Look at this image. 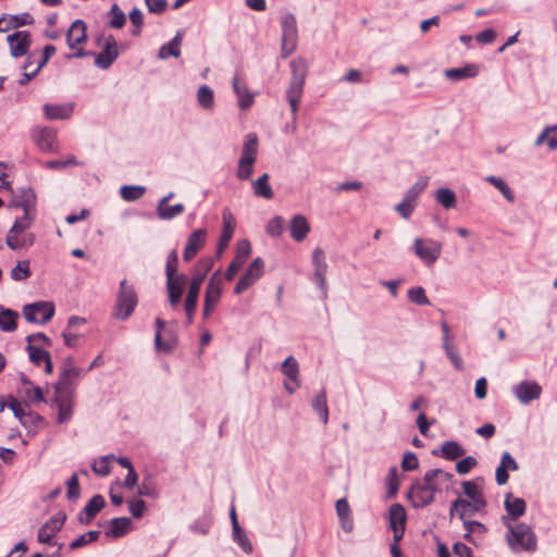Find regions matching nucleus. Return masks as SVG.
<instances>
[{
  "label": "nucleus",
  "instance_id": "f257e3e1",
  "mask_svg": "<svg viewBox=\"0 0 557 557\" xmlns=\"http://www.w3.org/2000/svg\"><path fill=\"white\" fill-rule=\"evenodd\" d=\"M82 369L73 366V359L67 358L61 371L59 381L54 384L51 403L58 408L57 422L65 423L72 417L74 403L73 381L82 375Z\"/></svg>",
  "mask_w": 557,
  "mask_h": 557
},
{
  "label": "nucleus",
  "instance_id": "f03ea898",
  "mask_svg": "<svg viewBox=\"0 0 557 557\" xmlns=\"http://www.w3.org/2000/svg\"><path fill=\"white\" fill-rule=\"evenodd\" d=\"M435 475L448 478L444 470L431 469L424 474L422 482H416L410 487L409 497L412 499L414 507H423L434 500V493L440 490L438 484L433 482Z\"/></svg>",
  "mask_w": 557,
  "mask_h": 557
},
{
  "label": "nucleus",
  "instance_id": "7ed1b4c3",
  "mask_svg": "<svg viewBox=\"0 0 557 557\" xmlns=\"http://www.w3.org/2000/svg\"><path fill=\"white\" fill-rule=\"evenodd\" d=\"M506 542L509 548L515 552L533 553L537 548V539L532 528L527 523L520 522L515 525L507 524Z\"/></svg>",
  "mask_w": 557,
  "mask_h": 557
},
{
  "label": "nucleus",
  "instance_id": "20e7f679",
  "mask_svg": "<svg viewBox=\"0 0 557 557\" xmlns=\"http://www.w3.org/2000/svg\"><path fill=\"white\" fill-rule=\"evenodd\" d=\"M292 78L286 90V97L290 106L293 120L296 119L299 102L304 92L307 75V63L302 59H295L290 62Z\"/></svg>",
  "mask_w": 557,
  "mask_h": 557
},
{
  "label": "nucleus",
  "instance_id": "39448f33",
  "mask_svg": "<svg viewBox=\"0 0 557 557\" xmlns=\"http://www.w3.org/2000/svg\"><path fill=\"white\" fill-rule=\"evenodd\" d=\"M33 218L17 219L5 236V243L12 250L27 249L35 244L36 236L28 232Z\"/></svg>",
  "mask_w": 557,
  "mask_h": 557
},
{
  "label": "nucleus",
  "instance_id": "423d86ee",
  "mask_svg": "<svg viewBox=\"0 0 557 557\" xmlns=\"http://www.w3.org/2000/svg\"><path fill=\"white\" fill-rule=\"evenodd\" d=\"M137 304L138 299L134 286L128 284L126 280L121 281L117 298L113 307V318L120 321L127 320L134 312Z\"/></svg>",
  "mask_w": 557,
  "mask_h": 557
},
{
  "label": "nucleus",
  "instance_id": "0eeeda50",
  "mask_svg": "<svg viewBox=\"0 0 557 557\" xmlns=\"http://www.w3.org/2000/svg\"><path fill=\"white\" fill-rule=\"evenodd\" d=\"M258 137L255 133H249L246 135L236 173L238 180L247 181L251 177L253 172V164L256 163L258 156Z\"/></svg>",
  "mask_w": 557,
  "mask_h": 557
},
{
  "label": "nucleus",
  "instance_id": "6e6552de",
  "mask_svg": "<svg viewBox=\"0 0 557 557\" xmlns=\"http://www.w3.org/2000/svg\"><path fill=\"white\" fill-rule=\"evenodd\" d=\"M282 57L287 58L297 47V22L292 13H287L282 17Z\"/></svg>",
  "mask_w": 557,
  "mask_h": 557
},
{
  "label": "nucleus",
  "instance_id": "1a4fd4ad",
  "mask_svg": "<svg viewBox=\"0 0 557 557\" xmlns=\"http://www.w3.org/2000/svg\"><path fill=\"white\" fill-rule=\"evenodd\" d=\"M23 314L28 322L46 324L54 315V305L50 301H38L25 305Z\"/></svg>",
  "mask_w": 557,
  "mask_h": 557
},
{
  "label": "nucleus",
  "instance_id": "9d476101",
  "mask_svg": "<svg viewBox=\"0 0 557 557\" xmlns=\"http://www.w3.org/2000/svg\"><path fill=\"white\" fill-rule=\"evenodd\" d=\"M416 256L426 264H433L442 253V244L432 238H416L413 240Z\"/></svg>",
  "mask_w": 557,
  "mask_h": 557
},
{
  "label": "nucleus",
  "instance_id": "9b49d317",
  "mask_svg": "<svg viewBox=\"0 0 557 557\" xmlns=\"http://www.w3.org/2000/svg\"><path fill=\"white\" fill-rule=\"evenodd\" d=\"M222 285L223 281L218 275V273L213 274L209 280L205 293V302L202 311L203 319H208L214 311L216 305L219 304L222 295Z\"/></svg>",
  "mask_w": 557,
  "mask_h": 557
},
{
  "label": "nucleus",
  "instance_id": "f8f14e48",
  "mask_svg": "<svg viewBox=\"0 0 557 557\" xmlns=\"http://www.w3.org/2000/svg\"><path fill=\"white\" fill-rule=\"evenodd\" d=\"M407 515L400 504H393L388 510V524L395 542H400L405 534Z\"/></svg>",
  "mask_w": 557,
  "mask_h": 557
},
{
  "label": "nucleus",
  "instance_id": "ddd939ff",
  "mask_svg": "<svg viewBox=\"0 0 557 557\" xmlns=\"http://www.w3.org/2000/svg\"><path fill=\"white\" fill-rule=\"evenodd\" d=\"M264 262L261 258H256L248 267L245 274L237 282L234 292L242 294L252 286L263 273Z\"/></svg>",
  "mask_w": 557,
  "mask_h": 557
},
{
  "label": "nucleus",
  "instance_id": "4468645a",
  "mask_svg": "<svg viewBox=\"0 0 557 557\" xmlns=\"http://www.w3.org/2000/svg\"><path fill=\"white\" fill-rule=\"evenodd\" d=\"M205 280V274H195L189 283L187 296L184 304V309L187 315L188 324L193 323L194 313L196 311L198 295Z\"/></svg>",
  "mask_w": 557,
  "mask_h": 557
},
{
  "label": "nucleus",
  "instance_id": "2eb2a0df",
  "mask_svg": "<svg viewBox=\"0 0 557 557\" xmlns=\"http://www.w3.org/2000/svg\"><path fill=\"white\" fill-rule=\"evenodd\" d=\"M7 41L10 46V54L15 59L26 55L32 44L30 35L26 30H17L9 35Z\"/></svg>",
  "mask_w": 557,
  "mask_h": 557
},
{
  "label": "nucleus",
  "instance_id": "dca6fc26",
  "mask_svg": "<svg viewBox=\"0 0 557 557\" xmlns=\"http://www.w3.org/2000/svg\"><path fill=\"white\" fill-rule=\"evenodd\" d=\"M32 138L40 150L49 152L57 149V134L50 127H37L32 133Z\"/></svg>",
  "mask_w": 557,
  "mask_h": 557
},
{
  "label": "nucleus",
  "instance_id": "f3484780",
  "mask_svg": "<svg viewBox=\"0 0 557 557\" xmlns=\"http://www.w3.org/2000/svg\"><path fill=\"white\" fill-rule=\"evenodd\" d=\"M187 283L185 274H172L166 276V289L169 294V301L172 307H176L182 298L184 287Z\"/></svg>",
  "mask_w": 557,
  "mask_h": 557
},
{
  "label": "nucleus",
  "instance_id": "a211bd4d",
  "mask_svg": "<svg viewBox=\"0 0 557 557\" xmlns=\"http://www.w3.org/2000/svg\"><path fill=\"white\" fill-rule=\"evenodd\" d=\"M65 513L58 512L51 517L39 530L38 540L41 543L51 544L53 536L62 529L65 521Z\"/></svg>",
  "mask_w": 557,
  "mask_h": 557
},
{
  "label": "nucleus",
  "instance_id": "6ab92c4d",
  "mask_svg": "<svg viewBox=\"0 0 557 557\" xmlns=\"http://www.w3.org/2000/svg\"><path fill=\"white\" fill-rule=\"evenodd\" d=\"M312 265L314 269V280L319 287L326 293V271L327 263L325 261V252L322 248L317 247L312 252Z\"/></svg>",
  "mask_w": 557,
  "mask_h": 557
},
{
  "label": "nucleus",
  "instance_id": "aec40b11",
  "mask_svg": "<svg viewBox=\"0 0 557 557\" xmlns=\"http://www.w3.org/2000/svg\"><path fill=\"white\" fill-rule=\"evenodd\" d=\"M513 393L521 404L540 398L542 387L535 381H522L513 387Z\"/></svg>",
  "mask_w": 557,
  "mask_h": 557
},
{
  "label": "nucleus",
  "instance_id": "412c9836",
  "mask_svg": "<svg viewBox=\"0 0 557 557\" xmlns=\"http://www.w3.org/2000/svg\"><path fill=\"white\" fill-rule=\"evenodd\" d=\"M207 237V231L203 228H199L194 231L187 238L183 258L185 261H190L198 251L205 246Z\"/></svg>",
  "mask_w": 557,
  "mask_h": 557
},
{
  "label": "nucleus",
  "instance_id": "4be33fe9",
  "mask_svg": "<svg viewBox=\"0 0 557 557\" xmlns=\"http://www.w3.org/2000/svg\"><path fill=\"white\" fill-rule=\"evenodd\" d=\"M462 490L468 497L467 500L472 503L474 509L483 510L486 507L483 491L476 481H465L462 483Z\"/></svg>",
  "mask_w": 557,
  "mask_h": 557
},
{
  "label": "nucleus",
  "instance_id": "5701e85b",
  "mask_svg": "<svg viewBox=\"0 0 557 557\" xmlns=\"http://www.w3.org/2000/svg\"><path fill=\"white\" fill-rule=\"evenodd\" d=\"M117 46L113 36L106 38L104 49L96 58V65L101 69H108L117 58Z\"/></svg>",
  "mask_w": 557,
  "mask_h": 557
},
{
  "label": "nucleus",
  "instance_id": "b1692460",
  "mask_svg": "<svg viewBox=\"0 0 557 557\" xmlns=\"http://www.w3.org/2000/svg\"><path fill=\"white\" fill-rule=\"evenodd\" d=\"M104 505L106 500L103 496L99 494L92 496L78 516L81 523L89 524Z\"/></svg>",
  "mask_w": 557,
  "mask_h": 557
},
{
  "label": "nucleus",
  "instance_id": "393cba45",
  "mask_svg": "<svg viewBox=\"0 0 557 557\" xmlns=\"http://www.w3.org/2000/svg\"><path fill=\"white\" fill-rule=\"evenodd\" d=\"M310 230V224L304 215L297 214L290 220L289 231L294 240L302 242L309 234Z\"/></svg>",
  "mask_w": 557,
  "mask_h": 557
},
{
  "label": "nucleus",
  "instance_id": "a878e982",
  "mask_svg": "<svg viewBox=\"0 0 557 557\" xmlns=\"http://www.w3.org/2000/svg\"><path fill=\"white\" fill-rule=\"evenodd\" d=\"M86 37V24L82 20L73 22L66 34V41L70 48L73 49L84 42Z\"/></svg>",
  "mask_w": 557,
  "mask_h": 557
},
{
  "label": "nucleus",
  "instance_id": "bb28decb",
  "mask_svg": "<svg viewBox=\"0 0 557 557\" xmlns=\"http://www.w3.org/2000/svg\"><path fill=\"white\" fill-rule=\"evenodd\" d=\"M20 393L30 403L45 401L44 392L24 375L21 376Z\"/></svg>",
  "mask_w": 557,
  "mask_h": 557
},
{
  "label": "nucleus",
  "instance_id": "cd10ccee",
  "mask_svg": "<svg viewBox=\"0 0 557 557\" xmlns=\"http://www.w3.org/2000/svg\"><path fill=\"white\" fill-rule=\"evenodd\" d=\"M479 511H482V509H474L471 502L458 497L450 505L449 516L453 518L457 515L460 519H463L466 516H473Z\"/></svg>",
  "mask_w": 557,
  "mask_h": 557
},
{
  "label": "nucleus",
  "instance_id": "c85d7f7f",
  "mask_svg": "<svg viewBox=\"0 0 557 557\" xmlns=\"http://www.w3.org/2000/svg\"><path fill=\"white\" fill-rule=\"evenodd\" d=\"M235 231V223L232 214L225 210L223 212V228L219 238V249L223 250L231 242Z\"/></svg>",
  "mask_w": 557,
  "mask_h": 557
},
{
  "label": "nucleus",
  "instance_id": "c756f323",
  "mask_svg": "<svg viewBox=\"0 0 557 557\" xmlns=\"http://www.w3.org/2000/svg\"><path fill=\"white\" fill-rule=\"evenodd\" d=\"M233 89L238 97L239 107L242 109H248L253 102V97L249 92L246 85L240 82L238 77L233 78Z\"/></svg>",
  "mask_w": 557,
  "mask_h": 557
},
{
  "label": "nucleus",
  "instance_id": "7c9ffc66",
  "mask_svg": "<svg viewBox=\"0 0 557 557\" xmlns=\"http://www.w3.org/2000/svg\"><path fill=\"white\" fill-rule=\"evenodd\" d=\"M269 174L264 173L258 180L252 182V190L255 196L264 199H272L274 196L273 189L269 184Z\"/></svg>",
  "mask_w": 557,
  "mask_h": 557
},
{
  "label": "nucleus",
  "instance_id": "2f4dec72",
  "mask_svg": "<svg viewBox=\"0 0 557 557\" xmlns=\"http://www.w3.org/2000/svg\"><path fill=\"white\" fill-rule=\"evenodd\" d=\"M45 115L49 120L67 119L73 112V107L70 104H45Z\"/></svg>",
  "mask_w": 557,
  "mask_h": 557
},
{
  "label": "nucleus",
  "instance_id": "473e14b6",
  "mask_svg": "<svg viewBox=\"0 0 557 557\" xmlns=\"http://www.w3.org/2000/svg\"><path fill=\"white\" fill-rule=\"evenodd\" d=\"M336 512L341 520L342 528L346 532L352 530V520L350 517V508L346 498H341L336 502Z\"/></svg>",
  "mask_w": 557,
  "mask_h": 557
},
{
  "label": "nucleus",
  "instance_id": "72a5a7b5",
  "mask_svg": "<svg viewBox=\"0 0 557 557\" xmlns=\"http://www.w3.org/2000/svg\"><path fill=\"white\" fill-rule=\"evenodd\" d=\"M505 508L513 519L519 518L525 511V502L522 498L513 497L511 494H508L505 498Z\"/></svg>",
  "mask_w": 557,
  "mask_h": 557
},
{
  "label": "nucleus",
  "instance_id": "f704fd0d",
  "mask_svg": "<svg viewBox=\"0 0 557 557\" xmlns=\"http://www.w3.org/2000/svg\"><path fill=\"white\" fill-rule=\"evenodd\" d=\"M110 524L111 529L107 532V535L112 537H121L128 532L132 521L127 517L113 518L110 521Z\"/></svg>",
  "mask_w": 557,
  "mask_h": 557
},
{
  "label": "nucleus",
  "instance_id": "c9c22d12",
  "mask_svg": "<svg viewBox=\"0 0 557 557\" xmlns=\"http://www.w3.org/2000/svg\"><path fill=\"white\" fill-rule=\"evenodd\" d=\"M444 74L449 79L459 81L476 76L478 67L474 64H468L463 67L448 69Z\"/></svg>",
  "mask_w": 557,
  "mask_h": 557
},
{
  "label": "nucleus",
  "instance_id": "e433bc0d",
  "mask_svg": "<svg viewBox=\"0 0 557 557\" xmlns=\"http://www.w3.org/2000/svg\"><path fill=\"white\" fill-rule=\"evenodd\" d=\"M182 42V35L180 33L169 42L164 44L159 50V58L164 60L170 57L177 58L181 54L180 46Z\"/></svg>",
  "mask_w": 557,
  "mask_h": 557
},
{
  "label": "nucleus",
  "instance_id": "4c0bfd02",
  "mask_svg": "<svg viewBox=\"0 0 557 557\" xmlns=\"http://www.w3.org/2000/svg\"><path fill=\"white\" fill-rule=\"evenodd\" d=\"M442 456L448 460H455L466 454V449L455 441H447L441 447Z\"/></svg>",
  "mask_w": 557,
  "mask_h": 557
},
{
  "label": "nucleus",
  "instance_id": "58836bf2",
  "mask_svg": "<svg viewBox=\"0 0 557 557\" xmlns=\"http://www.w3.org/2000/svg\"><path fill=\"white\" fill-rule=\"evenodd\" d=\"M17 312L11 309H2L0 311V330L3 332H13L16 330Z\"/></svg>",
  "mask_w": 557,
  "mask_h": 557
},
{
  "label": "nucleus",
  "instance_id": "ea45409f",
  "mask_svg": "<svg viewBox=\"0 0 557 557\" xmlns=\"http://www.w3.org/2000/svg\"><path fill=\"white\" fill-rule=\"evenodd\" d=\"M311 406L313 410L320 416L322 422L324 424L329 421V409L326 405V394L325 391L322 389L312 400Z\"/></svg>",
  "mask_w": 557,
  "mask_h": 557
},
{
  "label": "nucleus",
  "instance_id": "a19ab883",
  "mask_svg": "<svg viewBox=\"0 0 557 557\" xmlns=\"http://www.w3.org/2000/svg\"><path fill=\"white\" fill-rule=\"evenodd\" d=\"M485 181L492 184L495 188L499 190V193L509 201H515V194L508 184L502 178L494 175H490L485 177Z\"/></svg>",
  "mask_w": 557,
  "mask_h": 557
},
{
  "label": "nucleus",
  "instance_id": "79ce46f5",
  "mask_svg": "<svg viewBox=\"0 0 557 557\" xmlns=\"http://www.w3.org/2000/svg\"><path fill=\"white\" fill-rule=\"evenodd\" d=\"M281 370L289 381L300 382L298 362L294 357H287L282 363Z\"/></svg>",
  "mask_w": 557,
  "mask_h": 557
},
{
  "label": "nucleus",
  "instance_id": "37998d69",
  "mask_svg": "<svg viewBox=\"0 0 557 557\" xmlns=\"http://www.w3.org/2000/svg\"><path fill=\"white\" fill-rule=\"evenodd\" d=\"M185 210V207L182 203H176L174 206L164 205L157 206V213L161 220H171L180 214H182Z\"/></svg>",
  "mask_w": 557,
  "mask_h": 557
},
{
  "label": "nucleus",
  "instance_id": "c03bdc74",
  "mask_svg": "<svg viewBox=\"0 0 557 557\" xmlns=\"http://www.w3.org/2000/svg\"><path fill=\"white\" fill-rule=\"evenodd\" d=\"M197 101L203 109H211L214 104L213 90L207 85L200 86L197 91Z\"/></svg>",
  "mask_w": 557,
  "mask_h": 557
},
{
  "label": "nucleus",
  "instance_id": "a18cd8bd",
  "mask_svg": "<svg viewBox=\"0 0 557 557\" xmlns=\"http://www.w3.org/2000/svg\"><path fill=\"white\" fill-rule=\"evenodd\" d=\"M126 16L117 4H113L109 12V26L112 28H122L125 25Z\"/></svg>",
  "mask_w": 557,
  "mask_h": 557
},
{
  "label": "nucleus",
  "instance_id": "49530a36",
  "mask_svg": "<svg viewBox=\"0 0 557 557\" xmlns=\"http://www.w3.org/2000/svg\"><path fill=\"white\" fill-rule=\"evenodd\" d=\"M35 62H36V53L33 52L27 55L26 61L23 65L24 73H23V77L18 81L20 85L27 84L40 71L38 67H35L34 70L29 71V65H34Z\"/></svg>",
  "mask_w": 557,
  "mask_h": 557
},
{
  "label": "nucleus",
  "instance_id": "de8ad7c7",
  "mask_svg": "<svg viewBox=\"0 0 557 557\" xmlns=\"http://www.w3.org/2000/svg\"><path fill=\"white\" fill-rule=\"evenodd\" d=\"M436 200L445 208L450 209L456 205V195L449 188H440L436 191Z\"/></svg>",
  "mask_w": 557,
  "mask_h": 557
},
{
  "label": "nucleus",
  "instance_id": "09e8293b",
  "mask_svg": "<svg viewBox=\"0 0 557 557\" xmlns=\"http://www.w3.org/2000/svg\"><path fill=\"white\" fill-rule=\"evenodd\" d=\"M29 261H18L17 264L11 270V278L13 281H24L30 276Z\"/></svg>",
  "mask_w": 557,
  "mask_h": 557
},
{
  "label": "nucleus",
  "instance_id": "8fccbe9b",
  "mask_svg": "<svg viewBox=\"0 0 557 557\" xmlns=\"http://www.w3.org/2000/svg\"><path fill=\"white\" fill-rule=\"evenodd\" d=\"M145 187L143 186H129L125 185L121 187V197L126 201H134L139 199L145 194Z\"/></svg>",
  "mask_w": 557,
  "mask_h": 557
},
{
  "label": "nucleus",
  "instance_id": "3c124183",
  "mask_svg": "<svg viewBox=\"0 0 557 557\" xmlns=\"http://www.w3.org/2000/svg\"><path fill=\"white\" fill-rule=\"evenodd\" d=\"M99 535H100V531H97V530L88 531V532L82 534L76 540H74L70 544V548L71 549H76V548H79V547H82V546H84L86 544L95 542L96 540H98Z\"/></svg>",
  "mask_w": 557,
  "mask_h": 557
},
{
  "label": "nucleus",
  "instance_id": "603ef678",
  "mask_svg": "<svg viewBox=\"0 0 557 557\" xmlns=\"http://www.w3.org/2000/svg\"><path fill=\"white\" fill-rule=\"evenodd\" d=\"M22 195H23V202H22V207L24 209V215L23 216H28V218H33V208H34V203H35V193L30 189V188H26V189H23L22 190Z\"/></svg>",
  "mask_w": 557,
  "mask_h": 557
},
{
  "label": "nucleus",
  "instance_id": "864d4df0",
  "mask_svg": "<svg viewBox=\"0 0 557 557\" xmlns=\"http://www.w3.org/2000/svg\"><path fill=\"white\" fill-rule=\"evenodd\" d=\"M115 459V457L113 455H108V456H103L101 457L99 460H96L94 463H92V470L99 474V475H102V476H106L110 473L111 471V468H110V460H113Z\"/></svg>",
  "mask_w": 557,
  "mask_h": 557
},
{
  "label": "nucleus",
  "instance_id": "5fc2aeb1",
  "mask_svg": "<svg viewBox=\"0 0 557 557\" xmlns=\"http://www.w3.org/2000/svg\"><path fill=\"white\" fill-rule=\"evenodd\" d=\"M408 298L411 302L419 306L430 305V300L425 295V290L423 287H413L408 290Z\"/></svg>",
  "mask_w": 557,
  "mask_h": 557
},
{
  "label": "nucleus",
  "instance_id": "6e6d98bb",
  "mask_svg": "<svg viewBox=\"0 0 557 557\" xmlns=\"http://www.w3.org/2000/svg\"><path fill=\"white\" fill-rule=\"evenodd\" d=\"M267 233L272 237H278L284 232V220L282 216L276 215L272 218L267 225Z\"/></svg>",
  "mask_w": 557,
  "mask_h": 557
},
{
  "label": "nucleus",
  "instance_id": "4d7b16f0",
  "mask_svg": "<svg viewBox=\"0 0 557 557\" xmlns=\"http://www.w3.org/2000/svg\"><path fill=\"white\" fill-rule=\"evenodd\" d=\"M26 349L29 354L30 361L36 366H39L41 362H44L47 359V357L50 356L48 351H46L41 348H38L33 344H28Z\"/></svg>",
  "mask_w": 557,
  "mask_h": 557
},
{
  "label": "nucleus",
  "instance_id": "13d9d810",
  "mask_svg": "<svg viewBox=\"0 0 557 557\" xmlns=\"http://www.w3.org/2000/svg\"><path fill=\"white\" fill-rule=\"evenodd\" d=\"M416 199H410L406 193L404 200L395 207V210L404 218L408 219L413 211Z\"/></svg>",
  "mask_w": 557,
  "mask_h": 557
},
{
  "label": "nucleus",
  "instance_id": "bf43d9fd",
  "mask_svg": "<svg viewBox=\"0 0 557 557\" xmlns=\"http://www.w3.org/2000/svg\"><path fill=\"white\" fill-rule=\"evenodd\" d=\"M463 528L466 530L465 539L468 541H472L473 533L484 534L486 532L485 525L478 521H463Z\"/></svg>",
  "mask_w": 557,
  "mask_h": 557
},
{
  "label": "nucleus",
  "instance_id": "052dcab7",
  "mask_svg": "<svg viewBox=\"0 0 557 557\" xmlns=\"http://www.w3.org/2000/svg\"><path fill=\"white\" fill-rule=\"evenodd\" d=\"M9 27L18 28L21 26L32 24L33 17L28 13H23L18 15H9Z\"/></svg>",
  "mask_w": 557,
  "mask_h": 557
},
{
  "label": "nucleus",
  "instance_id": "680f3d73",
  "mask_svg": "<svg viewBox=\"0 0 557 557\" xmlns=\"http://www.w3.org/2000/svg\"><path fill=\"white\" fill-rule=\"evenodd\" d=\"M156 324H157V333H156V336H154V344H156V347L158 350H162V351H170L172 349L171 345L168 344V343H163L161 341V331L162 329L164 327L165 323L163 320L161 319H157L156 320Z\"/></svg>",
  "mask_w": 557,
  "mask_h": 557
},
{
  "label": "nucleus",
  "instance_id": "e2e57ef3",
  "mask_svg": "<svg viewBox=\"0 0 557 557\" xmlns=\"http://www.w3.org/2000/svg\"><path fill=\"white\" fill-rule=\"evenodd\" d=\"M443 348L446 351L447 357L450 359L456 369H462V360L458 351L453 347L450 343H443Z\"/></svg>",
  "mask_w": 557,
  "mask_h": 557
},
{
  "label": "nucleus",
  "instance_id": "0e129e2a",
  "mask_svg": "<svg viewBox=\"0 0 557 557\" xmlns=\"http://www.w3.org/2000/svg\"><path fill=\"white\" fill-rule=\"evenodd\" d=\"M476 459L472 456H468L456 463V471L463 475L470 472L472 468L476 466Z\"/></svg>",
  "mask_w": 557,
  "mask_h": 557
},
{
  "label": "nucleus",
  "instance_id": "69168bd1",
  "mask_svg": "<svg viewBox=\"0 0 557 557\" xmlns=\"http://www.w3.org/2000/svg\"><path fill=\"white\" fill-rule=\"evenodd\" d=\"M419 467V460L416 456V454L408 451L404 455L403 461H401V469L404 471H412L418 469Z\"/></svg>",
  "mask_w": 557,
  "mask_h": 557
},
{
  "label": "nucleus",
  "instance_id": "338daca9",
  "mask_svg": "<svg viewBox=\"0 0 557 557\" xmlns=\"http://www.w3.org/2000/svg\"><path fill=\"white\" fill-rule=\"evenodd\" d=\"M129 20H131L132 24L135 26L133 34L136 36L139 35L141 26L144 24V16H143L141 11L138 8H134L129 12Z\"/></svg>",
  "mask_w": 557,
  "mask_h": 557
},
{
  "label": "nucleus",
  "instance_id": "774afa93",
  "mask_svg": "<svg viewBox=\"0 0 557 557\" xmlns=\"http://www.w3.org/2000/svg\"><path fill=\"white\" fill-rule=\"evenodd\" d=\"M128 509L134 518H141L146 510V503L143 499H135L128 502Z\"/></svg>",
  "mask_w": 557,
  "mask_h": 557
}]
</instances>
